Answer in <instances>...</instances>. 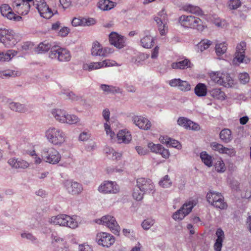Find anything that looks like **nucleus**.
Instances as JSON below:
<instances>
[{
    "mask_svg": "<svg viewBox=\"0 0 251 251\" xmlns=\"http://www.w3.org/2000/svg\"><path fill=\"white\" fill-rule=\"evenodd\" d=\"M223 73H220V72H213L210 74V76L212 81L215 82V83L219 84L221 83V78L222 76Z\"/></svg>",
    "mask_w": 251,
    "mask_h": 251,
    "instance_id": "48",
    "label": "nucleus"
},
{
    "mask_svg": "<svg viewBox=\"0 0 251 251\" xmlns=\"http://www.w3.org/2000/svg\"><path fill=\"white\" fill-rule=\"evenodd\" d=\"M41 156L44 161L52 165L58 164L61 159L60 153L53 147L44 148L41 151Z\"/></svg>",
    "mask_w": 251,
    "mask_h": 251,
    "instance_id": "6",
    "label": "nucleus"
},
{
    "mask_svg": "<svg viewBox=\"0 0 251 251\" xmlns=\"http://www.w3.org/2000/svg\"><path fill=\"white\" fill-rule=\"evenodd\" d=\"M17 75V72L14 71L5 70L0 72V77L3 79L9 77H15Z\"/></svg>",
    "mask_w": 251,
    "mask_h": 251,
    "instance_id": "43",
    "label": "nucleus"
},
{
    "mask_svg": "<svg viewBox=\"0 0 251 251\" xmlns=\"http://www.w3.org/2000/svg\"><path fill=\"white\" fill-rule=\"evenodd\" d=\"M49 57L59 62H69L72 57L69 50L58 46L52 47L49 52Z\"/></svg>",
    "mask_w": 251,
    "mask_h": 251,
    "instance_id": "5",
    "label": "nucleus"
},
{
    "mask_svg": "<svg viewBox=\"0 0 251 251\" xmlns=\"http://www.w3.org/2000/svg\"><path fill=\"white\" fill-rule=\"evenodd\" d=\"M60 5L64 9L72 6V0H59Z\"/></svg>",
    "mask_w": 251,
    "mask_h": 251,
    "instance_id": "60",
    "label": "nucleus"
},
{
    "mask_svg": "<svg viewBox=\"0 0 251 251\" xmlns=\"http://www.w3.org/2000/svg\"><path fill=\"white\" fill-rule=\"evenodd\" d=\"M186 11L194 14L201 15L202 12L198 6H194L191 4L186 5L185 7Z\"/></svg>",
    "mask_w": 251,
    "mask_h": 251,
    "instance_id": "39",
    "label": "nucleus"
},
{
    "mask_svg": "<svg viewBox=\"0 0 251 251\" xmlns=\"http://www.w3.org/2000/svg\"><path fill=\"white\" fill-rule=\"evenodd\" d=\"M21 37L13 30L6 28H0V43L5 47L12 48L20 41Z\"/></svg>",
    "mask_w": 251,
    "mask_h": 251,
    "instance_id": "1",
    "label": "nucleus"
},
{
    "mask_svg": "<svg viewBox=\"0 0 251 251\" xmlns=\"http://www.w3.org/2000/svg\"><path fill=\"white\" fill-rule=\"evenodd\" d=\"M100 89L106 94L118 93L119 89L115 87L106 84H101Z\"/></svg>",
    "mask_w": 251,
    "mask_h": 251,
    "instance_id": "38",
    "label": "nucleus"
},
{
    "mask_svg": "<svg viewBox=\"0 0 251 251\" xmlns=\"http://www.w3.org/2000/svg\"><path fill=\"white\" fill-rule=\"evenodd\" d=\"M221 140L225 143H229L232 140L231 131L228 128L222 129L220 133Z\"/></svg>",
    "mask_w": 251,
    "mask_h": 251,
    "instance_id": "28",
    "label": "nucleus"
},
{
    "mask_svg": "<svg viewBox=\"0 0 251 251\" xmlns=\"http://www.w3.org/2000/svg\"><path fill=\"white\" fill-rule=\"evenodd\" d=\"M51 45L47 41L41 43L36 48V51L38 53H42L48 51L52 48Z\"/></svg>",
    "mask_w": 251,
    "mask_h": 251,
    "instance_id": "33",
    "label": "nucleus"
},
{
    "mask_svg": "<svg viewBox=\"0 0 251 251\" xmlns=\"http://www.w3.org/2000/svg\"><path fill=\"white\" fill-rule=\"evenodd\" d=\"M158 27V30L161 35H164L167 31V27H166V23L167 20V14L164 12V10H162L159 12L158 15L154 17Z\"/></svg>",
    "mask_w": 251,
    "mask_h": 251,
    "instance_id": "12",
    "label": "nucleus"
},
{
    "mask_svg": "<svg viewBox=\"0 0 251 251\" xmlns=\"http://www.w3.org/2000/svg\"><path fill=\"white\" fill-rule=\"evenodd\" d=\"M195 93L198 97L205 96L207 94L206 86L204 83H198L195 88Z\"/></svg>",
    "mask_w": 251,
    "mask_h": 251,
    "instance_id": "30",
    "label": "nucleus"
},
{
    "mask_svg": "<svg viewBox=\"0 0 251 251\" xmlns=\"http://www.w3.org/2000/svg\"><path fill=\"white\" fill-rule=\"evenodd\" d=\"M98 190L100 192L104 194H116L119 191V188L116 182L111 181H105L99 187Z\"/></svg>",
    "mask_w": 251,
    "mask_h": 251,
    "instance_id": "13",
    "label": "nucleus"
},
{
    "mask_svg": "<svg viewBox=\"0 0 251 251\" xmlns=\"http://www.w3.org/2000/svg\"><path fill=\"white\" fill-rule=\"evenodd\" d=\"M206 199L208 202L216 208L225 209L227 206L223 196L220 193L210 191L207 194Z\"/></svg>",
    "mask_w": 251,
    "mask_h": 251,
    "instance_id": "7",
    "label": "nucleus"
},
{
    "mask_svg": "<svg viewBox=\"0 0 251 251\" xmlns=\"http://www.w3.org/2000/svg\"><path fill=\"white\" fill-rule=\"evenodd\" d=\"M161 145L160 144H154L153 143H149L148 145V148L151 151L154 153H157L158 149L160 148Z\"/></svg>",
    "mask_w": 251,
    "mask_h": 251,
    "instance_id": "58",
    "label": "nucleus"
},
{
    "mask_svg": "<svg viewBox=\"0 0 251 251\" xmlns=\"http://www.w3.org/2000/svg\"><path fill=\"white\" fill-rule=\"evenodd\" d=\"M67 111L61 109H53L51 111L52 116L60 123L64 124Z\"/></svg>",
    "mask_w": 251,
    "mask_h": 251,
    "instance_id": "24",
    "label": "nucleus"
},
{
    "mask_svg": "<svg viewBox=\"0 0 251 251\" xmlns=\"http://www.w3.org/2000/svg\"><path fill=\"white\" fill-rule=\"evenodd\" d=\"M0 10L1 15L4 17H5L7 13L11 10L10 7L6 4H2L0 6Z\"/></svg>",
    "mask_w": 251,
    "mask_h": 251,
    "instance_id": "57",
    "label": "nucleus"
},
{
    "mask_svg": "<svg viewBox=\"0 0 251 251\" xmlns=\"http://www.w3.org/2000/svg\"><path fill=\"white\" fill-rule=\"evenodd\" d=\"M96 223L106 226L115 235H118L119 233L120 227L115 218L113 216L110 215L104 216L100 219L97 220Z\"/></svg>",
    "mask_w": 251,
    "mask_h": 251,
    "instance_id": "8",
    "label": "nucleus"
},
{
    "mask_svg": "<svg viewBox=\"0 0 251 251\" xmlns=\"http://www.w3.org/2000/svg\"><path fill=\"white\" fill-rule=\"evenodd\" d=\"M189 119L184 117H180L177 120V124L182 126L186 128Z\"/></svg>",
    "mask_w": 251,
    "mask_h": 251,
    "instance_id": "63",
    "label": "nucleus"
},
{
    "mask_svg": "<svg viewBox=\"0 0 251 251\" xmlns=\"http://www.w3.org/2000/svg\"><path fill=\"white\" fill-rule=\"evenodd\" d=\"M110 43L118 49H122L125 46L124 37L116 32H111L109 36Z\"/></svg>",
    "mask_w": 251,
    "mask_h": 251,
    "instance_id": "19",
    "label": "nucleus"
},
{
    "mask_svg": "<svg viewBox=\"0 0 251 251\" xmlns=\"http://www.w3.org/2000/svg\"><path fill=\"white\" fill-rule=\"evenodd\" d=\"M196 202L194 201H190L183 204L182 207L176 211L173 215V218L175 220H181L187 215L189 214Z\"/></svg>",
    "mask_w": 251,
    "mask_h": 251,
    "instance_id": "9",
    "label": "nucleus"
},
{
    "mask_svg": "<svg viewBox=\"0 0 251 251\" xmlns=\"http://www.w3.org/2000/svg\"><path fill=\"white\" fill-rule=\"evenodd\" d=\"M246 44L244 42H241L239 45L237 46L234 61L236 60L239 63L243 62L245 56V50H246Z\"/></svg>",
    "mask_w": 251,
    "mask_h": 251,
    "instance_id": "21",
    "label": "nucleus"
},
{
    "mask_svg": "<svg viewBox=\"0 0 251 251\" xmlns=\"http://www.w3.org/2000/svg\"><path fill=\"white\" fill-rule=\"evenodd\" d=\"M102 64L100 62H92L90 64H84L83 65V69L85 70H88L89 71H92L93 70L98 69L101 68Z\"/></svg>",
    "mask_w": 251,
    "mask_h": 251,
    "instance_id": "40",
    "label": "nucleus"
},
{
    "mask_svg": "<svg viewBox=\"0 0 251 251\" xmlns=\"http://www.w3.org/2000/svg\"><path fill=\"white\" fill-rule=\"evenodd\" d=\"M117 138L119 143L128 144L131 140V134L126 129L120 130L117 134Z\"/></svg>",
    "mask_w": 251,
    "mask_h": 251,
    "instance_id": "22",
    "label": "nucleus"
},
{
    "mask_svg": "<svg viewBox=\"0 0 251 251\" xmlns=\"http://www.w3.org/2000/svg\"><path fill=\"white\" fill-rule=\"evenodd\" d=\"M49 222L51 224L60 226L75 228L78 226L77 221L73 217L65 214H60L51 217Z\"/></svg>",
    "mask_w": 251,
    "mask_h": 251,
    "instance_id": "4",
    "label": "nucleus"
},
{
    "mask_svg": "<svg viewBox=\"0 0 251 251\" xmlns=\"http://www.w3.org/2000/svg\"><path fill=\"white\" fill-rule=\"evenodd\" d=\"M140 42L142 46L147 49L151 48L154 44L153 38L149 35H147L142 38Z\"/></svg>",
    "mask_w": 251,
    "mask_h": 251,
    "instance_id": "31",
    "label": "nucleus"
},
{
    "mask_svg": "<svg viewBox=\"0 0 251 251\" xmlns=\"http://www.w3.org/2000/svg\"><path fill=\"white\" fill-rule=\"evenodd\" d=\"M210 95L215 99L219 100H224L226 95L220 88H214L209 91Z\"/></svg>",
    "mask_w": 251,
    "mask_h": 251,
    "instance_id": "32",
    "label": "nucleus"
},
{
    "mask_svg": "<svg viewBox=\"0 0 251 251\" xmlns=\"http://www.w3.org/2000/svg\"><path fill=\"white\" fill-rule=\"evenodd\" d=\"M241 5L240 0H230L228 2V7L230 9H236Z\"/></svg>",
    "mask_w": 251,
    "mask_h": 251,
    "instance_id": "49",
    "label": "nucleus"
},
{
    "mask_svg": "<svg viewBox=\"0 0 251 251\" xmlns=\"http://www.w3.org/2000/svg\"><path fill=\"white\" fill-rule=\"evenodd\" d=\"M166 140H166L165 143L167 144H169L172 147L177 148L178 146L180 145L179 142L177 140L172 139L171 138H168Z\"/></svg>",
    "mask_w": 251,
    "mask_h": 251,
    "instance_id": "61",
    "label": "nucleus"
},
{
    "mask_svg": "<svg viewBox=\"0 0 251 251\" xmlns=\"http://www.w3.org/2000/svg\"><path fill=\"white\" fill-rule=\"evenodd\" d=\"M138 189L143 193H152L154 192V186L150 179L139 178L137 180Z\"/></svg>",
    "mask_w": 251,
    "mask_h": 251,
    "instance_id": "11",
    "label": "nucleus"
},
{
    "mask_svg": "<svg viewBox=\"0 0 251 251\" xmlns=\"http://www.w3.org/2000/svg\"><path fill=\"white\" fill-rule=\"evenodd\" d=\"M45 136L49 142L54 145H60L65 141L66 136L60 129L51 126L45 132Z\"/></svg>",
    "mask_w": 251,
    "mask_h": 251,
    "instance_id": "3",
    "label": "nucleus"
},
{
    "mask_svg": "<svg viewBox=\"0 0 251 251\" xmlns=\"http://www.w3.org/2000/svg\"><path fill=\"white\" fill-rule=\"evenodd\" d=\"M104 129L106 132V134L111 137V138H112L115 136V133L114 132L112 131L110 129V126L106 122L104 124Z\"/></svg>",
    "mask_w": 251,
    "mask_h": 251,
    "instance_id": "64",
    "label": "nucleus"
},
{
    "mask_svg": "<svg viewBox=\"0 0 251 251\" xmlns=\"http://www.w3.org/2000/svg\"><path fill=\"white\" fill-rule=\"evenodd\" d=\"M9 107L12 110L16 112H23L25 111V105L18 102H10Z\"/></svg>",
    "mask_w": 251,
    "mask_h": 251,
    "instance_id": "36",
    "label": "nucleus"
},
{
    "mask_svg": "<svg viewBox=\"0 0 251 251\" xmlns=\"http://www.w3.org/2000/svg\"><path fill=\"white\" fill-rule=\"evenodd\" d=\"M212 44V42L207 39L202 40L197 45L198 50L201 52L207 49Z\"/></svg>",
    "mask_w": 251,
    "mask_h": 251,
    "instance_id": "41",
    "label": "nucleus"
},
{
    "mask_svg": "<svg viewBox=\"0 0 251 251\" xmlns=\"http://www.w3.org/2000/svg\"><path fill=\"white\" fill-rule=\"evenodd\" d=\"M114 3L109 0H101L98 3V7L102 10H109L114 7Z\"/></svg>",
    "mask_w": 251,
    "mask_h": 251,
    "instance_id": "29",
    "label": "nucleus"
},
{
    "mask_svg": "<svg viewBox=\"0 0 251 251\" xmlns=\"http://www.w3.org/2000/svg\"><path fill=\"white\" fill-rule=\"evenodd\" d=\"M63 94L65 96L66 99L72 100H78L80 98V97L75 95L72 91H64L63 92Z\"/></svg>",
    "mask_w": 251,
    "mask_h": 251,
    "instance_id": "46",
    "label": "nucleus"
},
{
    "mask_svg": "<svg viewBox=\"0 0 251 251\" xmlns=\"http://www.w3.org/2000/svg\"><path fill=\"white\" fill-rule=\"evenodd\" d=\"M227 50V44L225 42L217 44L215 46L216 53L218 56L224 54Z\"/></svg>",
    "mask_w": 251,
    "mask_h": 251,
    "instance_id": "37",
    "label": "nucleus"
},
{
    "mask_svg": "<svg viewBox=\"0 0 251 251\" xmlns=\"http://www.w3.org/2000/svg\"><path fill=\"white\" fill-rule=\"evenodd\" d=\"M155 223L154 220L151 218H148L143 221L142 223V227L145 230L149 229Z\"/></svg>",
    "mask_w": 251,
    "mask_h": 251,
    "instance_id": "45",
    "label": "nucleus"
},
{
    "mask_svg": "<svg viewBox=\"0 0 251 251\" xmlns=\"http://www.w3.org/2000/svg\"><path fill=\"white\" fill-rule=\"evenodd\" d=\"M215 168L218 173H224L226 170L225 163L221 159L217 161L215 165Z\"/></svg>",
    "mask_w": 251,
    "mask_h": 251,
    "instance_id": "44",
    "label": "nucleus"
},
{
    "mask_svg": "<svg viewBox=\"0 0 251 251\" xmlns=\"http://www.w3.org/2000/svg\"><path fill=\"white\" fill-rule=\"evenodd\" d=\"M96 241L99 245L109 247L115 242V238L109 233L101 232L97 234Z\"/></svg>",
    "mask_w": 251,
    "mask_h": 251,
    "instance_id": "14",
    "label": "nucleus"
},
{
    "mask_svg": "<svg viewBox=\"0 0 251 251\" xmlns=\"http://www.w3.org/2000/svg\"><path fill=\"white\" fill-rule=\"evenodd\" d=\"M178 88L183 91H188L191 89V85L188 82L181 80Z\"/></svg>",
    "mask_w": 251,
    "mask_h": 251,
    "instance_id": "50",
    "label": "nucleus"
},
{
    "mask_svg": "<svg viewBox=\"0 0 251 251\" xmlns=\"http://www.w3.org/2000/svg\"><path fill=\"white\" fill-rule=\"evenodd\" d=\"M191 63L188 59H185L178 62H174L172 64L171 67L175 69H185L190 68Z\"/></svg>",
    "mask_w": 251,
    "mask_h": 251,
    "instance_id": "26",
    "label": "nucleus"
},
{
    "mask_svg": "<svg viewBox=\"0 0 251 251\" xmlns=\"http://www.w3.org/2000/svg\"><path fill=\"white\" fill-rule=\"evenodd\" d=\"M156 153L160 154L163 158L167 159L170 156L168 150L165 149L162 145L157 151Z\"/></svg>",
    "mask_w": 251,
    "mask_h": 251,
    "instance_id": "52",
    "label": "nucleus"
},
{
    "mask_svg": "<svg viewBox=\"0 0 251 251\" xmlns=\"http://www.w3.org/2000/svg\"><path fill=\"white\" fill-rule=\"evenodd\" d=\"M109 155L112 159L118 160L122 156V154L120 152H116L114 149L109 150Z\"/></svg>",
    "mask_w": 251,
    "mask_h": 251,
    "instance_id": "55",
    "label": "nucleus"
},
{
    "mask_svg": "<svg viewBox=\"0 0 251 251\" xmlns=\"http://www.w3.org/2000/svg\"><path fill=\"white\" fill-rule=\"evenodd\" d=\"M5 17H6L9 20H13L14 21H20L22 19V17L20 16L16 15L12 11V10L7 13Z\"/></svg>",
    "mask_w": 251,
    "mask_h": 251,
    "instance_id": "51",
    "label": "nucleus"
},
{
    "mask_svg": "<svg viewBox=\"0 0 251 251\" xmlns=\"http://www.w3.org/2000/svg\"><path fill=\"white\" fill-rule=\"evenodd\" d=\"M135 149L138 153L140 155H145L148 153V150L146 148H143L140 146H136Z\"/></svg>",
    "mask_w": 251,
    "mask_h": 251,
    "instance_id": "62",
    "label": "nucleus"
},
{
    "mask_svg": "<svg viewBox=\"0 0 251 251\" xmlns=\"http://www.w3.org/2000/svg\"><path fill=\"white\" fill-rule=\"evenodd\" d=\"M111 52L110 49L103 48L102 46L97 41L94 42L91 49V53L93 56L106 57Z\"/></svg>",
    "mask_w": 251,
    "mask_h": 251,
    "instance_id": "17",
    "label": "nucleus"
},
{
    "mask_svg": "<svg viewBox=\"0 0 251 251\" xmlns=\"http://www.w3.org/2000/svg\"><path fill=\"white\" fill-rule=\"evenodd\" d=\"M223 154H226L229 156H234L236 154V151L234 148L224 147Z\"/></svg>",
    "mask_w": 251,
    "mask_h": 251,
    "instance_id": "59",
    "label": "nucleus"
},
{
    "mask_svg": "<svg viewBox=\"0 0 251 251\" xmlns=\"http://www.w3.org/2000/svg\"><path fill=\"white\" fill-rule=\"evenodd\" d=\"M17 54V51L13 50H9L6 52L0 51V62L9 61Z\"/></svg>",
    "mask_w": 251,
    "mask_h": 251,
    "instance_id": "25",
    "label": "nucleus"
},
{
    "mask_svg": "<svg viewBox=\"0 0 251 251\" xmlns=\"http://www.w3.org/2000/svg\"><path fill=\"white\" fill-rule=\"evenodd\" d=\"M221 81L222 82H221V83H219V84L223 85L224 87L226 88L231 87L234 85L233 79L227 73H223Z\"/></svg>",
    "mask_w": 251,
    "mask_h": 251,
    "instance_id": "27",
    "label": "nucleus"
},
{
    "mask_svg": "<svg viewBox=\"0 0 251 251\" xmlns=\"http://www.w3.org/2000/svg\"><path fill=\"white\" fill-rule=\"evenodd\" d=\"M210 147L213 151H218L221 154H223L225 147L222 144L213 142L210 143Z\"/></svg>",
    "mask_w": 251,
    "mask_h": 251,
    "instance_id": "47",
    "label": "nucleus"
},
{
    "mask_svg": "<svg viewBox=\"0 0 251 251\" xmlns=\"http://www.w3.org/2000/svg\"><path fill=\"white\" fill-rule=\"evenodd\" d=\"M178 22L184 27L195 29L200 31H203L205 27L201 19L192 15H182L179 18Z\"/></svg>",
    "mask_w": 251,
    "mask_h": 251,
    "instance_id": "2",
    "label": "nucleus"
},
{
    "mask_svg": "<svg viewBox=\"0 0 251 251\" xmlns=\"http://www.w3.org/2000/svg\"><path fill=\"white\" fill-rule=\"evenodd\" d=\"M159 184L163 188H168L172 185V182L170 180L169 176L168 175H166L159 181Z\"/></svg>",
    "mask_w": 251,
    "mask_h": 251,
    "instance_id": "42",
    "label": "nucleus"
},
{
    "mask_svg": "<svg viewBox=\"0 0 251 251\" xmlns=\"http://www.w3.org/2000/svg\"><path fill=\"white\" fill-rule=\"evenodd\" d=\"M201 158L203 163L208 167L212 166V156L207 153L206 151H202L200 154Z\"/></svg>",
    "mask_w": 251,
    "mask_h": 251,
    "instance_id": "35",
    "label": "nucleus"
},
{
    "mask_svg": "<svg viewBox=\"0 0 251 251\" xmlns=\"http://www.w3.org/2000/svg\"><path fill=\"white\" fill-rule=\"evenodd\" d=\"M8 163L12 168L16 169H26L29 166L27 162L15 157L10 158L8 161Z\"/></svg>",
    "mask_w": 251,
    "mask_h": 251,
    "instance_id": "20",
    "label": "nucleus"
},
{
    "mask_svg": "<svg viewBox=\"0 0 251 251\" xmlns=\"http://www.w3.org/2000/svg\"><path fill=\"white\" fill-rule=\"evenodd\" d=\"M239 79L241 83L245 84L249 81L250 77L246 73H241L239 75Z\"/></svg>",
    "mask_w": 251,
    "mask_h": 251,
    "instance_id": "53",
    "label": "nucleus"
},
{
    "mask_svg": "<svg viewBox=\"0 0 251 251\" xmlns=\"http://www.w3.org/2000/svg\"><path fill=\"white\" fill-rule=\"evenodd\" d=\"M12 6L17 12L22 15L27 14L29 11L30 5L25 0H16L13 2Z\"/></svg>",
    "mask_w": 251,
    "mask_h": 251,
    "instance_id": "15",
    "label": "nucleus"
},
{
    "mask_svg": "<svg viewBox=\"0 0 251 251\" xmlns=\"http://www.w3.org/2000/svg\"><path fill=\"white\" fill-rule=\"evenodd\" d=\"M188 123L185 128L192 129L194 130H198L200 129V126L198 124L194 123L192 121L189 120Z\"/></svg>",
    "mask_w": 251,
    "mask_h": 251,
    "instance_id": "56",
    "label": "nucleus"
},
{
    "mask_svg": "<svg viewBox=\"0 0 251 251\" xmlns=\"http://www.w3.org/2000/svg\"><path fill=\"white\" fill-rule=\"evenodd\" d=\"M80 121V119L77 116L74 114H69L67 112L64 124L68 125L76 124Z\"/></svg>",
    "mask_w": 251,
    "mask_h": 251,
    "instance_id": "34",
    "label": "nucleus"
},
{
    "mask_svg": "<svg viewBox=\"0 0 251 251\" xmlns=\"http://www.w3.org/2000/svg\"><path fill=\"white\" fill-rule=\"evenodd\" d=\"M144 194L140 191V189H136L134 190L132 196L133 198L136 201H141L142 200Z\"/></svg>",
    "mask_w": 251,
    "mask_h": 251,
    "instance_id": "54",
    "label": "nucleus"
},
{
    "mask_svg": "<svg viewBox=\"0 0 251 251\" xmlns=\"http://www.w3.org/2000/svg\"><path fill=\"white\" fill-rule=\"evenodd\" d=\"M216 235L217 238L214 245V249L215 251H221L225 238L224 232L221 228H219L217 229Z\"/></svg>",
    "mask_w": 251,
    "mask_h": 251,
    "instance_id": "23",
    "label": "nucleus"
},
{
    "mask_svg": "<svg viewBox=\"0 0 251 251\" xmlns=\"http://www.w3.org/2000/svg\"><path fill=\"white\" fill-rule=\"evenodd\" d=\"M132 121L139 128L144 130L151 129V124L149 120L141 116L134 115L132 117Z\"/></svg>",
    "mask_w": 251,
    "mask_h": 251,
    "instance_id": "16",
    "label": "nucleus"
},
{
    "mask_svg": "<svg viewBox=\"0 0 251 251\" xmlns=\"http://www.w3.org/2000/svg\"><path fill=\"white\" fill-rule=\"evenodd\" d=\"M36 8L40 16L47 19L50 18L53 15L57 12L56 8L50 7L46 2L43 0H41L38 2Z\"/></svg>",
    "mask_w": 251,
    "mask_h": 251,
    "instance_id": "10",
    "label": "nucleus"
},
{
    "mask_svg": "<svg viewBox=\"0 0 251 251\" xmlns=\"http://www.w3.org/2000/svg\"><path fill=\"white\" fill-rule=\"evenodd\" d=\"M65 184L68 192L73 195L79 194L83 190L82 185L76 181L67 180Z\"/></svg>",
    "mask_w": 251,
    "mask_h": 251,
    "instance_id": "18",
    "label": "nucleus"
}]
</instances>
